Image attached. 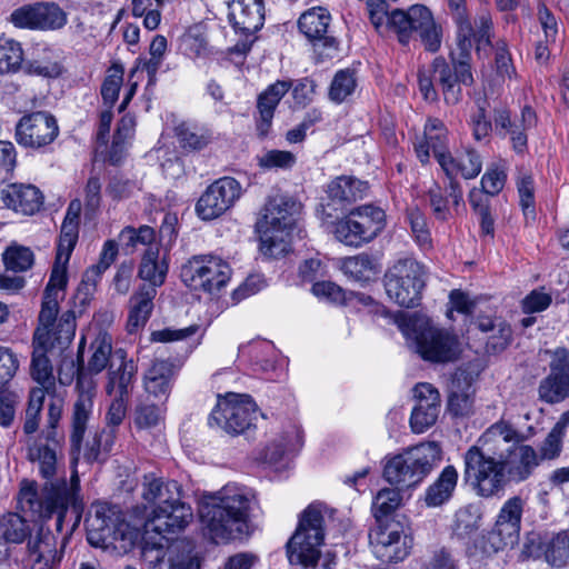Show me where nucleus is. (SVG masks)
I'll use <instances>...</instances> for the list:
<instances>
[{
  "instance_id": "nucleus-38",
  "label": "nucleus",
  "mask_w": 569,
  "mask_h": 569,
  "mask_svg": "<svg viewBox=\"0 0 569 569\" xmlns=\"http://www.w3.org/2000/svg\"><path fill=\"white\" fill-rule=\"evenodd\" d=\"M168 273V263L164 259L159 257L158 247H148L144 254L142 256L138 276L146 282L142 287H153L154 291L157 288L164 283Z\"/></svg>"
},
{
  "instance_id": "nucleus-59",
  "label": "nucleus",
  "mask_w": 569,
  "mask_h": 569,
  "mask_svg": "<svg viewBox=\"0 0 569 569\" xmlns=\"http://www.w3.org/2000/svg\"><path fill=\"white\" fill-rule=\"evenodd\" d=\"M512 331L506 321H499L496 331L488 337L486 348L488 352L497 353L505 350L511 341Z\"/></svg>"
},
{
  "instance_id": "nucleus-8",
  "label": "nucleus",
  "mask_w": 569,
  "mask_h": 569,
  "mask_svg": "<svg viewBox=\"0 0 569 569\" xmlns=\"http://www.w3.org/2000/svg\"><path fill=\"white\" fill-rule=\"evenodd\" d=\"M396 323L407 342L422 359L445 363L458 358L460 346L457 337L435 327L428 317L399 312L396 316Z\"/></svg>"
},
{
  "instance_id": "nucleus-14",
  "label": "nucleus",
  "mask_w": 569,
  "mask_h": 569,
  "mask_svg": "<svg viewBox=\"0 0 569 569\" xmlns=\"http://www.w3.org/2000/svg\"><path fill=\"white\" fill-rule=\"evenodd\" d=\"M385 227V211L376 206L363 204L337 220L333 233L341 243L359 248L376 239Z\"/></svg>"
},
{
  "instance_id": "nucleus-52",
  "label": "nucleus",
  "mask_w": 569,
  "mask_h": 569,
  "mask_svg": "<svg viewBox=\"0 0 569 569\" xmlns=\"http://www.w3.org/2000/svg\"><path fill=\"white\" fill-rule=\"evenodd\" d=\"M3 262L7 269L20 272L29 269L33 263L32 251L22 246H10L3 253Z\"/></svg>"
},
{
  "instance_id": "nucleus-32",
  "label": "nucleus",
  "mask_w": 569,
  "mask_h": 569,
  "mask_svg": "<svg viewBox=\"0 0 569 569\" xmlns=\"http://www.w3.org/2000/svg\"><path fill=\"white\" fill-rule=\"evenodd\" d=\"M67 284V266L54 263L50 279L43 292L41 310L39 312V323L57 326V316L59 312V301L63 297V289Z\"/></svg>"
},
{
  "instance_id": "nucleus-61",
  "label": "nucleus",
  "mask_w": 569,
  "mask_h": 569,
  "mask_svg": "<svg viewBox=\"0 0 569 569\" xmlns=\"http://www.w3.org/2000/svg\"><path fill=\"white\" fill-rule=\"evenodd\" d=\"M312 293L319 299L332 302L343 303L346 301L345 290L331 281L316 282L311 289Z\"/></svg>"
},
{
  "instance_id": "nucleus-5",
  "label": "nucleus",
  "mask_w": 569,
  "mask_h": 569,
  "mask_svg": "<svg viewBox=\"0 0 569 569\" xmlns=\"http://www.w3.org/2000/svg\"><path fill=\"white\" fill-rule=\"evenodd\" d=\"M367 10L372 26L379 33L395 32L399 42L407 44L412 32H416L428 51L439 50L442 29L427 7L415 4L408 11L396 9L389 12L385 0H367Z\"/></svg>"
},
{
  "instance_id": "nucleus-11",
  "label": "nucleus",
  "mask_w": 569,
  "mask_h": 569,
  "mask_svg": "<svg viewBox=\"0 0 569 569\" xmlns=\"http://www.w3.org/2000/svg\"><path fill=\"white\" fill-rule=\"evenodd\" d=\"M440 458L441 448L437 442H422L389 459L383 477L391 485L411 487L420 482Z\"/></svg>"
},
{
  "instance_id": "nucleus-55",
  "label": "nucleus",
  "mask_w": 569,
  "mask_h": 569,
  "mask_svg": "<svg viewBox=\"0 0 569 569\" xmlns=\"http://www.w3.org/2000/svg\"><path fill=\"white\" fill-rule=\"evenodd\" d=\"M448 410L457 417L469 416L473 410V398L470 392V387L466 390L458 391L455 390V385L452 386L448 399Z\"/></svg>"
},
{
  "instance_id": "nucleus-20",
  "label": "nucleus",
  "mask_w": 569,
  "mask_h": 569,
  "mask_svg": "<svg viewBox=\"0 0 569 569\" xmlns=\"http://www.w3.org/2000/svg\"><path fill=\"white\" fill-rule=\"evenodd\" d=\"M372 552L385 562L405 560L412 548V538L399 522L379 523L369 535Z\"/></svg>"
},
{
  "instance_id": "nucleus-16",
  "label": "nucleus",
  "mask_w": 569,
  "mask_h": 569,
  "mask_svg": "<svg viewBox=\"0 0 569 569\" xmlns=\"http://www.w3.org/2000/svg\"><path fill=\"white\" fill-rule=\"evenodd\" d=\"M423 287V267L413 259L398 260L385 276L386 292L400 307L412 308L418 305Z\"/></svg>"
},
{
  "instance_id": "nucleus-10",
  "label": "nucleus",
  "mask_w": 569,
  "mask_h": 569,
  "mask_svg": "<svg viewBox=\"0 0 569 569\" xmlns=\"http://www.w3.org/2000/svg\"><path fill=\"white\" fill-rule=\"evenodd\" d=\"M88 519V542L93 547L112 548L119 553H127L139 539V530L131 527L121 511L106 502L92 506Z\"/></svg>"
},
{
  "instance_id": "nucleus-54",
  "label": "nucleus",
  "mask_w": 569,
  "mask_h": 569,
  "mask_svg": "<svg viewBox=\"0 0 569 569\" xmlns=\"http://www.w3.org/2000/svg\"><path fill=\"white\" fill-rule=\"evenodd\" d=\"M123 80V69L119 66H112L101 87V96L108 108H112L118 100L119 91Z\"/></svg>"
},
{
  "instance_id": "nucleus-35",
  "label": "nucleus",
  "mask_w": 569,
  "mask_h": 569,
  "mask_svg": "<svg viewBox=\"0 0 569 569\" xmlns=\"http://www.w3.org/2000/svg\"><path fill=\"white\" fill-rule=\"evenodd\" d=\"M32 569H53L60 561L57 541L52 533L40 531L28 545Z\"/></svg>"
},
{
  "instance_id": "nucleus-64",
  "label": "nucleus",
  "mask_w": 569,
  "mask_h": 569,
  "mask_svg": "<svg viewBox=\"0 0 569 569\" xmlns=\"http://www.w3.org/2000/svg\"><path fill=\"white\" fill-rule=\"evenodd\" d=\"M102 183L97 176H91L84 187V208L86 212L93 214L101 203Z\"/></svg>"
},
{
  "instance_id": "nucleus-28",
  "label": "nucleus",
  "mask_w": 569,
  "mask_h": 569,
  "mask_svg": "<svg viewBox=\"0 0 569 569\" xmlns=\"http://www.w3.org/2000/svg\"><path fill=\"white\" fill-rule=\"evenodd\" d=\"M495 128L502 136H509L515 151L521 153L527 148V130L536 124L535 111L526 106L520 119H510L509 111L501 108L495 110Z\"/></svg>"
},
{
  "instance_id": "nucleus-27",
  "label": "nucleus",
  "mask_w": 569,
  "mask_h": 569,
  "mask_svg": "<svg viewBox=\"0 0 569 569\" xmlns=\"http://www.w3.org/2000/svg\"><path fill=\"white\" fill-rule=\"evenodd\" d=\"M415 406L410 426L413 432L422 433L430 428L437 420L440 411V395L438 390L430 383H418L415 389Z\"/></svg>"
},
{
  "instance_id": "nucleus-24",
  "label": "nucleus",
  "mask_w": 569,
  "mask_h": 569,
  "mask_svg": "<svg viewBox=\"0 0 569 569\" xmlns=\"http://www.w3.org/2000/svg\"><path fill=\"white\" fill-rule=\"evenodd\" d=\"M11 21L19 28L56 30L67 23V14L54 3H37L14 10Z\"/></svg>"
},
{
  "instance_id": "nucleus-47",
  "label": "nucleus",
  "mask_w": 569,
  "mask_h": 569,
  "mask_svg": "<svg viewBox=\"0 0 569 569\" xmlns=\"http://www.w3.org/2000/svg\"><path fill=\"white\" fill-rule=\"evenodd\" d=\"M22 61L21 44L13 39L0 37V74L17 72Z\"/></svg>"
},
{
  "instance_id": "nucleus-34",
  "label": "nucleus",
  "mask_w": 569,
  "mask_h": 569,
  "mask_svg": "<svg viewBox=\"0 0 569 569\" xmlns=\"http://www.w3.org/2000/svg\"><path fill=\"white\" fill-rule=\"evenodd\" d=\"M291 87V81H276L274 83L270 84L262 93H260L257 107L260 114L258 130L261 136L267 134L271 126L277 106Z\"/></svg>"
},
{
  "instance_id": "nucleus-56",
  "label": "nucleus",
  "mask_w": 569,
  "mask_h": 569,
  "mask_svg": "<svg viewBox=\"0 0 569 569\" xmlns=\"http://www.w3.org/2000/svg\"><path fill=\"white\" fill-rule=\"evenodd\" d=\"M117 256V242L114 240L106 241L102 247L98 263L87 270L86 278L91 280V277H100L113 263Z\"/></svg>"
},
{
  "instance_id": "nucleus-25",
  "label": "nucleus",
  "mask_w": 569,
  "mask_h": 569,
  "mask_svg": "<svg viewBox=\"0 0 569 569\" xmlns=\"http://www.w3.org/2000/svg\"><path fill=\"white\" fill-rule=\"evenodd\" d=\"M302 443L301 428L297 425H289L266 445L262 460L274 470H282L288 466L289 456L298 451Z\"/></svg>"
},
{
  "instance_id": "nucleus-22",
  "label": "nucleus",
  "mask_w": 569,
  "mask_h": 569,
  "mask_svg": "<svg viewBox=\"0 0 569 569\" xmlns=\"http://www.w3.org/2000/svg\"><path fill=\"white\" fill-rule=\"evenodd\" d=\"M142 558L149 567L157 569H199L192 547L184 541H174L167 548L147 545Z\"/></svg>"
},
{
  "instance_id": "nucleus-23",
  "label": "nucleus",
  "mask_w": 569,
  "mask_h": 569,
  "mask_svg": "<svg viewBox=\"0 0 569 569\" xmlns=\"http://www.w3.org/2000/svg\"><path fill=\"white\" fill-rule=\"evenodd\" d=\"M521 441L522 435L511 423L500 420L482 433L476 446L492 457L513 460V451L526 446Z\"/></svg>"
},
{
  "instance_id": "nucleus-53",
  "label": "nucleus",
  "mask_w": 569,
  "mask_h": 569,
  "mask_svg": "<svg viewBox=\"0 0 569 569\" xmlns=\"http://www.w3.org/2000/svg\"><path fill=\"white\" fill-rule=\"evenodd\" d=\"M457 46L451 51V59H471L475 32L470 21L457 23Z\"/></svg>"
},
{
  "instance_id": "nucleus-12",
  "label": "nucleus",
  "mask_w": 569,
  "mask_h": 569,
  "mask_svg": "<svg viewBox=\"0 0 569 569\" xmlns=\"http://www.w3.org/2000/svg\"><path fill=\"white\" fill-rule=\"evenodd\" d=\"M323 519L325 510L320 505H310L305 509L287 543L290 563L312 567L318 562L325 539Z\"/></svg>"
},
{
  "instance_id": "nucleus-48",
  "label": "nucleus",
  "mask_w": 569,
  "mask_h": 569,
  "mask_svg": "<svg viewBox=\"0 0 569 569\" xmlns=\"http://www.w3.org/2000/svg\"><path fill=\"white\" fill-rule=\"evenodd\" d=\"M482 513L477 505H467L461 507L455 516V532L461 538H466L476 532L481 526Z\"/></svg>"
},
{
  "instance_id": "nucleus-41",
  "label": "nucleus",
  "mask_w": 569,
  "mask_h": 569,
  "mask_svg": "<svg viewBox=\"0 0 569 569\" xmlns=\"http://www.w3.org/2000/svg\"><path fill=\"white\" fill-rule=\"evenodd\" d=\"M341 270L355 281L368 282L378 276L379 266L370 256L359 253L342 259Z\"/></svg>"
},
{
  "instance_id": "nucleus-18",
  "label": "nucleus",
  "mask_w": 569,
  "mask_h": 569,
  "mask_svg": "<svg viewBox=\"0 0 569 569\" xmlns=\"http://www.w3.org/2000/svg\"><path fill=\"white\" fill-rule=\"evenodd\" d=\"M257 417V407L248 395L228 393L211 412L213 420L228 433H241Z\"/></svg>"
},
{
  "instance_id": "nucleus-1",
  "label": "nucleus",
  "mask_w": 569,
  "mask_h": 569,
  "mask_svg": "<svg viewBox=\"0 0 569 569\" xmlns=\"http://www.w3.org/2000/svg\"><path fill=\"white\" fill-rule=\"evenodd\" d=\"M257 505V493L252 488L227 483L217 492L204 496L199 506L202 533L216 543L240 538Z\"/></svg>"
},
{
  "instance_id": "nucleus-49",
  "label": "nucleus",
  "mask_w": 569,
  "mask_h": 569,
  "mask_svg": "<svg viewBox=\"0 0 569 569\" xmlns=\"http://www.w3.org/2000/svg\"><path fill=\"white\" fill-rule=\"evenodd\" d=\"M356 88L357 79L355 71L350 69L339 70L331 81L329 98L336 103H341L355 92Z\"/></svg>"
},
{
  "instance_id": "nucleus-13",
  "label": "nucleus",
  "mask_w": 569,
  "mask_h": 569,
  "mask_svg": "<svg viewBox=\"0 0 569 569\" xmlns=\"http://www.w3.org/2000/svg\"><path fill=\"white\" fill-rule=\"evenodd\" d=\"M525 507L522 497L508 498L499 509L492 529L475 541V548L485 556H491L515 546L520 537Z\"/></svg>"
},
{
  "instance_id": "nucleus-7",
  "label": "nucleus",
  "mask_w": 569,
  "mask_h": 569,
  "mask_svg": "<svg viewBox=\"0 0 569 569\" xmlns=\"http://www.w3.org/2000/svg\"><path fill=\"white\" fill-rule=\"evenodd\" d=\"M415 151L422 164L429 162L432 151L449 180H455L458 176L473 179L482 169L481 158L475 150L465 149L455 153L448 151L447 129L439 119L427 121L423 137L415 143Z\"/></svg>"
},
{
  "instance_id": "nucleus-40",
  "label": "nucleus",
  "mask_w": 569,
  "mask_h": 569,
  "mask_svg": "<svg viewBox=\"0 0 569 569\" xmlns=\"http://www.w3.org/2000/svg\"><path fill=\"white\" fill-rule=\"evenodd\" d=\"M368 186L352 177H338L332 180L327 188V193L332 201L353 202L362 199L367 192Z\"/></svg>"
},
{
  "instance_id": "nucleus-58",
  "label": "nucleus",
  "mask_w": 569,
  "mask_h": 569,
  "mask_svg": "<svg viewBox=\"0 0 569 569\" xmlns=\"http://www.w3.org/2000/svg\"><path fill=\"white\" fill-rule=\"evenodd\" d=\"M495 61L497 73L496 80L499 82L505 81L507 78L510 79L515 73V67L505 41H499L497 43Z\"/></svg>"
},
{
  "instance_id": "nucleus-2",
  "label": "nucleus",
  "mask_w": 569,
  "mask_h": 569,
  "mask_svg": "<svg viewBox=\"0 0 569 569\" xmlns=\"http://www.w3.org/2000/svg\"><path fill=\"white\" fill-rule=\"evenodd\" d=\"M119 350L122 349L119 348L113 350L112 337L106 331H100L89 346V355L86 366L79 365L76 369V391L78 398L73 406L72 432L70 440L72 447L77 450H79L81 446L87 430V423L92 413L93 399L98 387L96 376L101 373L104 369H108V372L110 370H114L112 360H118L119 366L121 365V359L116 355ZM63 366H69L71 372L66 373L62 367L59 371V381L62 385H70L73 379L74 362L70 361Z\"/></svg>"
},
{
  "instance_id": "nucleus-37",
  "label": "nucleus",
  "mask_w": 569,
  "mask_h": 569,
  "mask_svg": "<svg viewBox=\"0 0 569 569\" xmlns=\"http://www.w3.org/2000/svg\"><path fill=\"white\" fill-rule=\"evenodd\" d=\"M458 482V471L453 466H447L438 478L427 488L425 502L428 507H440L452 497Z\"/></svg>"
},
{
  "instance_id": "nucleus-19",
  "label": "nucleus",
  "mask_w": 569,
  "mask_h": 569,
  "mask_svg": "<svg viewBox=\"0 0 569 569\" xmlns=\"http://www.w3.org/2000/svg\"><path fill=\"white\" fill-rule=\"evenodd\" d=\"M242 194V187L232 177H222L207 187L196 203V213L203 221L219 218L234 206Z\"/></svg>"
},
{
  "instance_id": "nucleus-17",
  "label": "nucleus",
  "mask_w": 569,
  "mask_h": 569,
  "mask_svg": "<svg viewBox=\"0 0 569 569\" xmlns=\"http://www.w3.org/2000/svg\"><path fill=\"white\" fill-rule=\"evenodd\" d=\"M116 355L121 359V365L117 370L109 371L106 383V392L113 397L106 416L107 423L112 427L119 426L126 417L128 398L137 372L133 361L127 360L126 350H119Z\"/></svg>"
},
{
  "instance_id": "nucleus-39",
  "label": "nucleus",
  "mask_w": 569,
  "mask_h": 569,
  "mask_svg": "<svg viewBox=\"0 0 569 569\" xmlns=\"http://www.w3.org/2000/svg\"><path fill=\"white\" fill-rule=\"evenodd\" d=\"M156 296L157 291H154L153 287H140L131 297L127 323L129 332L137 331L147 323L153 309Z\"/></svg>"
},
{
  "instance_id": "nucleus-42",
  "label": "nucleus",
  "mask_w": 569,
  "mask_h": 569,
  "mask_svg": "<svg viewBox=\"0 0 569 569\" xmlns=\"http://www.w3.org/2000/svg\"><path fill=\"white\" fill-rule=\"evenodd\" d=\"M330 13L327 9L311 8L301 14L298 21L300 31L310 40H320L327 33Z\"/></svg>"
},
{
  "instance_id": "nucleus-50",
  "label": "nucleus",
  "mask_w": 569,
  "mask_h": 569,
  "mask_svg": "<svg viewBox=\"0 0 569 569\" xmlns=\"http://www.w3.org/2000/svg\"><path fill=\"white\" fill-rule=\"evenodd\" d=\"M296 162V156L287 150H268L257 157V163L263 170H289Z\"/></svg>"
},
{
  "instance_id": "nucleus-45",
  "label": "nucleus",
  "mask_w": 569,
  "mask_h": 569,
  "mask_svg": "<svg viewBox=\"0 0 569 569\" xmlns=\"http://www.w3.org/2000/svg\"><path fill=\"white\" fill-rule=\"evenodd\" d=\"M433 70L438 74V81L442 89L446 103L456 104L461 99V88L455 81L453 73L449 64L441 57L433 59Z\"/></svg>"
},
{
  "instance_id": "nucleus-36",
  "label": "nucleus",
  "mask_w": 569,
  "mask_h": 569,
  "mask_svg": "<svg viewBox=\"0 0 569 569\" xmlns=\"http://www.w3.org/2000/svg\"><path fill=\"white\" fill-rule=\"evenodd\" d=\"M31 533L28 522L18 513L9 512L0 518V560L9 556L8 543H22Z\"/></svg>"
},
{
  "instance_id": "nucleus-43",
  "label": "nucleus",
  "mask_w": 569,
  "mask_h": 569,
  "mask_svg": "<svg viewBox=\"0 0 569 569\" xmlns=\"http://www.w3.org/2000/svg\"><path fill=\"white\" fill-rule=\"evenodd\" d=\"M176 134L181 148L188 150H201L213 140L211 130L186 122L176 127Z\"/></svg>"
},
{
  "instance_id": "nucleus-62",
  "label": "nucleus",
  "mask_w": 569,
  "mask_h": 569,
  "mask_svg": "<svg viewBox=\"0 0 569 569\" xmlns=\"http://www.w3.org/2000/svg\"><path fill=\"white\" fill-rule=\"evenodd\" d=\"M408 221L411 227L412 234L416 241L420 246H427L430 243V232L427 228V222L423 213L418 209L413 208L408 211Z\"/></svg>"
},
{
  "instance_id": "nucleus-26",
  "label": "nucleus",
  "mask_w": 569,
  "mask_h": 569,
  "mask_svg": "<svg viewBox=\"0 0 569 569\" xmlns=\"http://www.w3.org/2000/svg\"><path fill=\"white\" fill-rule=\"evenodd\" d=\"M568 359L569 351L565 348H557L551 355L550 375L539 387V395L547 402H558L569 392Z\"/></svg>"
},
{
  "instance_id": "nucleus-51",
  "label": "nucleus",
  "mask_w": 569,
  "mask_h": 569,
  "mask_svg": "<svg viewBox=\"0 0 569 569\" xmlns=\"http://www.w3.org/2000/svg\"><path fill=\"white\" fill-rule=\"evenodd\" d=\"M401 503V495L398 489H381L375 497L372 512L379 521L382 517L392 513Z\"/></svg>"
},
{
  "instance_id": "nucleus-30",
  "label": "nucleus",
  "mask_w": 569,
  "mask_h": 569,
  "mask_svg": "<svg viewBox=\"0 0 569 569\" xmlns=\"http://www.w3.org/2000/svg\"><path fill=\"white\" fill-rule=\"evenodd\" d=\"M192 520V510L184 502L157 506L146 522L147 531L159 535L182 530Z\"/></svg>"
},
{
  "instance_id": "nucleus-9",
  "label": "nucleus",
  "mask_w": 569,
  "mask_h": 569,
  "mask_svg": "<svg viewBox=\"0 0 569 569\" xmlns=\"http://www.w3.org/2000/svg\"><path fill=\"white\" fill-rule=\"evenodd\" d=\"M76 327V315L72 310L63 312L57 326L38 323L33 335L29 371L31 378L40 385L39 388L47 390L54 380L53 368L47 352L66 349L74 338Z\"/></svg>"
},
{
  "instance_id": "nucleus-15",
  "label": "nucleus",
  "mask_w": 569,
  "mask_h": 569,
  "mask_svg": "<svg viewBox=\"0 0 569 569\" xmlns=\"http://www.w3.org/2000/svg\"><path fill=\"white\" fill-rule=\"evenodd\" d=\"M232 269L228 261L213 254L194 256L181 268V280L193 290L216 295L231 279Z\"/></svg>"
},
{
  "instance_id": "nucleus-33",
  "label": "nucleus",
  "mask_w": 569,
  "mask_h": 569,
  "mask_svg": "<svg viewBox=\"0 0 569 569\" xmlns=\"http://www.w3.org/2000/svg\"><path fill=\"white\" fill-rule=\"evenodd\" d=\"M179 368L169 360H154L143 376L144 390L154 398L167 399Z\"/></svg>"
},
{
  "instance_id": "nucleus-46",
  "label": "nucleus",
  "mask_w": 569,
  "mask_h": 569,
  "mask_svg": "<svg viewBox=\"0 0 569 569\" xmlns=\"http://www.w3.org/2000/svg\"><path fill=\"white\" fill-rule=\"evenodd\" d=\"M569 426V410L565 411L540 446V459H555L562 450V440Z\"/></svg>"
},
{
  "instance_id": "nucleus-31",
  "label": "nucleus",
  "mask_w": 569,
  "mask_h": 569,
  "mask_svg": "<svg viewBox=\"0 0 569 569\" xmlns=\"http://www.w3.org/2000/svg\"><path fill=\"white\" fill-rule=\"evenodd\" d=\"M2 203L14 212L34 214L43 204L42 192L33 184L11 183L0 191Z\"/></svg>"
},
{
  "instance_id": "nucleus-6",
  "label": "nucleus",
  "mask_w": 569,
  "mask_h": 569,
  "mask_svg": "<svg viewBox=\"0 0 569 569\" xmlns=\"http://www.w3.org/2000/svg\"><path fill=\"white\" fill-rule=\"evenodd\" d=\"M301 210L302 204L288 194L277 193L267 199L256 222L262 254L278 258L289 251V238Z\"/></svg>"
},
{
  "instance_id": "nucleus-63",
  "label": "nucleus",
  "mask_w": 569,
  "mask_h": 569,
  "mask_svg": "<svg viewBox=\"0 0 569 569\" xmlns=\"http://www.w3.org/2000/svg\"><path fill=\"white\" fill-rule=\"evenodd\" d=\"M162 418L161 409L156 405H141L137 407L134 423L140 429L156 427Z\"/></svg>"
},
{
  "instance_id": "nucleus-57",
  "label": "nucleus",
  "mask_w": 569,
  "mask_h": 569,
  "mask_svg": "<svg viewBox=\"0 0 569 569\" xmlns=\"http://www.w3.org/2000/svg\"><path fill=\"white\" fill-rule=\"evenodd\" d=\"M20 402L19 393L4 390L0 395V426L8 428L12 425L16 417V408Z\"/></svg>"
},
{
  "instance_id": "nucleus-4",
  "label": "nucleus",
  "mask_w": 569,
  "mask_h": 569,
  "mask_svg": "<svg viewBox=\"0 0 569 569\" xmlns=\"http://www.w3.org/2000/svg\"><path fill=\"white\" fill-rule=\"evenodd\" d=\"M60 439L57 431L43 432L39 437H32L27 441V457L37 465L40 475L48 480L44 486V495L39 503V512L44 518L57 515V530H62L64 513L69 505L76 500L79 489L78 476H72L71 485L66 481L54 483L59 461Z\"/></svg>"
},
{
  "instance_id": "nucleus-29",
  "label": "nucleus",
  "mask_w": 569,
  "mask_h": 569,
  "mask_svg": "<svg viewBox=\"0 0 569 569\" xmlns=\"http://www.w3.org/2000/svg\"><path fill=\"white\" fill-rule=\"evenodd\" d=\"M228 19L236 32L252 36L264 21L262 0H229Z\"/></svg>"
},
{
  "instance_id": "nucleus-60",
  "label": "nucleus",
  "mask_w": 569,
  "mask_h": 569,
  "mask_svg": "<svg viewBox=\"0 0 569 569\" xmlns=\"http://www.w3.org/2000/svg\"><path fill=\"white\" fill-rule=\"evenodd\" d=\"M551 295L541 288L532 290L529 295H527L521 302V307L525 313H535L546 310L551 305Z\"/></svg>"
},
{
  "instance_id": "nucleus-3",
  "label": "nucleus",
  "mask_w": 569,
  "mask_h": 569,
  "mask_svg": "<svg viewBox=\"0 0 569 569\" xmlns=\"http://www.w3.org/2000/svg\"><path fill=\"white\" fill-rule=\"evenodd\" d=\"M513 456V460H503L487 455L479 446H471L463 455V478L479 497L497 496L509 481L526 480L539 463L530 446L517 448Z\"/></svg>"
},
{
  "instance_id": "nucleus-21",
  "label": "nucleus",
  "mask_w": 569,
  "mask_h": 569,
  "mask_svg": "<svg viewBox=\"0 0 569 569\" xmlns=\"http://www.w3.org/2000/svg\"><path fill=\"white\" fill-rule=\"evenodd\" d=\"M58 134L59 126L57 119L46 111L26 114L16 126V140L24 148H43L51 144Z\"/></svg>"
},
{
  "instance_id": "nucleus-44",
  "label": "nucleus",
  "mask_w": 569,
  "mask_h": 569,
  "mask_svg": "<svg viewBox=\"0 0 569 569\" xmlns=\"http://www.w3.org/2000/svg\"><path fill=\"white\" fill-rule=\"evenodd\" d=\"M543 557L552 567L567 566L569 562V529L557 532L545 543Z\"/></svg>"
}]
</instances>
